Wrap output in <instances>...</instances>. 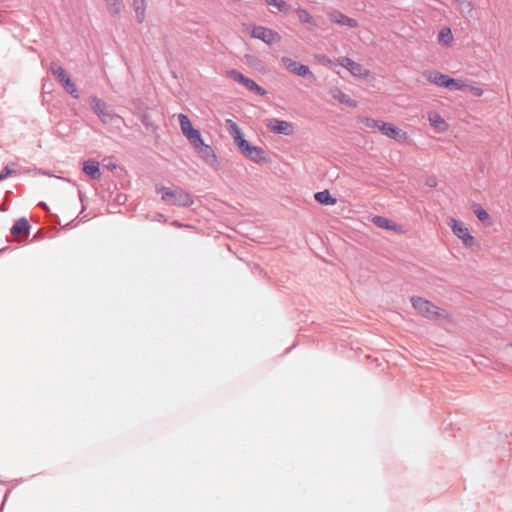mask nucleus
Instances as JSON below:
<instances>
[{"label":"nucleus","mask_w":512,"mask_h":512,"mask_svg":"<svg viewBox=\"0 0 512 512\" xmlns=\"http://www.w3.org/2000/svg\"><path fill=\"white\" fill-rule=\"evenodd\" d=\"M155 190L157 194H161L162 200L168 205L190 207L194 204L193 197L180 187L156 185Z\"/></svg>","instance_id":"f257e3e1"},{"label":"nucleus","mask_w":512,"mask_h":512,"mask_svg":"<svg viewBox=\"0 0 512 512\" xmlns=\"http://www.w3.org/2000/svg\"><path fill=\"white\" fill-rule=\"evenodd\" d=\"M410 302L417 313L428 320L436 321L447 319L449 317V313L445 309L436 306L431 301L423 297L412 296L410 298Z\"/></svg>","instance_id":"f03ea898"},{"label":"nucleus","mask_w":512,"mask_h":512,"mask_svg":"<svg viewBox=\"0 0 512 512\" xmlns=\"http://www.w3.org/2000/svg\"><path fill=\"white\" fill-rule=\"evenodd\" d=\"M179 125L182 131V134L189 141V143L195 149L197 146L202 145L203 138L200 130L196 129L189 117L183 113L178 114Z\"/></svg>","instance_id":"7ed1b4c3"},{"label":"nucleus","mask_w":512,"mask_h":512,"mask_svg":"<svg viewBox=\"0 0 512 512\" xmlns=\"http://www.w3.org/2000/svg\"><path fill=\"white\" fill-rule=\"evenodd\" d=\"M91 109L102 123L112 124L120 117L107 108V104L97 96L90 97Z\"/></svg>","instance_id":"20e7f679"},{"label":"nucleus","mask_w":512,"mask_h":512,"mask_svg":"<svg viewBox=\"0 0 512 512\" xmlns=\"http://www.w3.org/2000/svg\"><path fill=\"white\" fill-rule=\"evenodd\" d=\"M228 76L235 81L236 83L242 85L247 90L255 93L259 96H264L267 94V91L258 85L253 79L245 76L243 73L236 69H231L227 72Z\"/></svg>","instance_id":"39448f33"},{"label":"nucleus","mask_w":512,"mask_h":512,"mask_svg":"<svg viewBox=\"0 0 512 512\" xmlns=\"http://www.w3.org/2000/svg\"><path fill=\"white\" fill-rule=\"evenodd\" d=\"M239 151L243 156L257 164H267L270 163L271 161L270 157L267 155L266 151L262 147L252 145L249 141H247L242 146V148L239 149Z\"/></svg>","instance_id":"423d86ee"},{"label":"nucleus","mask_w":512,"mask_h":512,"mask_svg":"<svg viewBox=\"0 0 512 512\" xmlns=\"http://www.w3.org/2000/svg\"><path fill=\"white\" fill-rule=\"evenodd\" d=\"M52 73L56 76L58 81L61 83L64 90L71 95L73 98L78 99L79 92L73 83L72 79L66 72V70L61 66L51 67Z\"/></svg>","instance_id":"0eeeda50"},{"label":"nucleus","mask_w":512,"mask_h":512,"mask_svg":"<svg viewBox=\"0 0 512 512\" xmlns=\"http://www.w3.org/2000/svg\"><path fill=\"white\" fill-rule=\"evenodd\" d=\"M282 63L289 71L296 74L297 76L307 79L311 82L316 80L315 75L311 72L307 65L301 64L289 57H283Z\"/></svg>","instance_id":"6e6552de"},{"label":"nucleus","mask_w":512,"mask_h":512,"mask_svg":"<svg viewBox=\"0 0 512 512\" xmlns=\"http://www.w3.org/2000/svg\"><path fill=\"white\" fill-rule=\"evenodd\" d=\"M250 36L255 39H259L265 44L271 45L275 42L280 41L281 36L274 30L254 25L250 31Z\"/></svg>","instance_id":"1a4fd4ad"},{"label":"nucleus","mask_w":512,"mask_h":512,"mask_svg":"<svg viewBox=\"0 0 512 512\" xmlns=\"http://www.w3.org/2000/svg\"><path fill=\"white\" fill-rule=\"evenodd\" d=\"M450 227L455 236L462 240L466 247H472L475 244V238L470 234L465 224L457 219H451Z\"/></svg>","instance_id":"9d476101"},{"label":"nucleus","mask_w":512,"mask_h":512,"mask_svg":"<svg viewBox=\"0 0 512 512\" xmlns=\"http://www.w3.org/2000/svg\"><path fill=\"white\" fill-rule=\"evenodd\" d=\"M266 127L270 132L278 135L289 136L293 132L292 123L277 118L268 119L266 122Z\"/></svg>","instance_id":"9b49d317"},{"label":"nucleus","mask_w":512,"mask_h":512,"mask_svg":"<svg viewBox=\"0 0 512 512\" xmlns=\"http://www.w3.org/2000/svg\"><path fill=\"white\" fill-rule=\"evenodd\" d=\"M338 63L355 77H366L369 73L360 63L355 62L347 56L339 57Z\"/></svg>","instance_id":"f8f14e48"},{"label":"nucleus","mask_w":512,"mask_h":512,"mask_svg":"<svg viewBox=\"0 0 512 512\" xmlns=\"http://www.w3.org/2000/svg\"><path fill=\"white\" fill-rule=\"evenodd\" d=\"M328 18L330 21H332L335 24L341 25V26H347L349 28H356L358 27V22L356 19L351 18L341 11L338 10H332L327 13Z\"/></svg>","instance_id":"ddd939ff"},{"label":"nucleus","mask_w":512,"mask_h":512,"mask_svg":"<svg viewBox=\"0 0 512 512\" xmlns=\"http://www.w3.org/2000/svg\"><path fill=\"white\" fill-rule=\"evenodd\" d=\"M195 151L208 165L214 167L218 164L217 156L210 145L203 142L195 148Z\"/></svg>","instance_id":"4468645a"},{"label":"nucleus","mask_w":512,"mask_h":512,"mask_svg":"<svg viewBox=\"0 0 512 512\" xmlns=\"http://www.w3.org/2000/svg\"><path fill=\"white\" fill-rule=\"evenodd\" d=\"M226 127L229 131V134L233 138L235 145L239 150L248 140L245 139L241 128L233 120L227 119Z\"/></svg>","instance_id":"2eb2a0df"},{"label":"nucleus","mask_w":512,"mask_h":512,"mask_svg":"<svg viewBox=\"0 0 512 512\" xmlns=\"http://www.w3.org/2000/svg\"><path fill=\"white\" fill-rule=\"evenodd\" d=\"M226 127L229 131V134L233 138L235 145L239 150L248 140L245 139L241 128L233 120L227 119Z\"/></svg>","instance_id":"dca6fc26"},{"label":"nucleus","mask_w":512,"mask_h":512,"mask_svg":"<svg viewBox=\"0 0 512 512\" xmlns=\"http://www.w3.org/2000/svg\"><path fill=\"white\" fill-rule=\"evenodd\" d=\"M329 94L333 99L347 107L356 108L358 106V102L356 100L352 99L348 94L344 93L338 87L330 88Z\"/></svg>","instance_id":"f3484780"},{"label":"nucleus","mask_w":512,"mask_h":512,"mask_svg":"<svg viewBox=\"0 0 512 512\" xmlns=\"http://www.w3.org/2000/svg\"><path fill=\"white\" fill-rule=\"evenodd\" d=\"M295 12L300 23L303 24L308 31H313L318 27L316 19L305 8L299 6L296 8Z\"/></svg>","instance_id":"a211bd4d"},{"label":"nucleus","mask_w":512,"mask_h":512,"mask_svg":"<svg viewBox=\"0 0 512 512\" xmlns=\"http://www.w3.org/2000/svg\"><path fill=\"white\" fill-rule=\"evenodd\" d=\"M82 171L93 180H100L102 175L100 163L95 159L85 160L82 165Z\"/></svg>","instance_id":"6ab92c4d"},{"label":"nucleus","mask_w":512,"mask_h":512,"mask_svg":"<svg viewBox=\"0 0 512 512\" xmlns=\"http://www.w3.org/2000/svg\"><path fill=\"white\" fill-rule=\"evenodd\" d=\"M423 76L431 84H434L438 87H443V88L447 87V82L449 79V75H447V74H443L436 70H429V71H425L423 73Z\"/></svg>","instance_id":"aec40b11"},{"label":"nucleus","mask_w":512,"mask_h":512,"mask_svg":"<svg viewBox=\"0 0 512 512\" xmlns=\"http://www.w3.org/2000/svg\"><path fill=\"white\" fill-rule=\"evenodd\" d=\"M31 229V225L26 217H21L17 219L12 227L10 228V233L12 236H19L21 234H29Z\"/></svg>","instance_id":"412c9836"},{"label":"nucleus","mask_w":512,"mask_h":512,"mask_svg":"<svg viewBox=\"0 0 512 512\" xmlns=\"http://www.w3.org/2000/svg\"><path fill=\"white\" fill-rule=\"evenodd\" d=\"M372 222L377 227L388 231H398L400 229V226L397 223L384 216L376 215L372 218Z\"/></svg>","instance_id":"4be33fe9"},{"label":"nucleus","mask_w":512,"mask_h":512,"mask_svg":"<svg viewBox=\"0 0 512 512\" xmlns=\"http://www.w3.org/2000/svg\"><path fill=\"white\" fill-rule=\"evenodd\" d=\"M314 199L321 205L332 206L337 203V198L334 197L328 189L318 191L314 194Z\"/></svg>","instance_id":"5701e85b"},{"label":"nucleus","mask_w":512,"mask_h":512,"mask_svg":"<svg viewBox=\"0 0 512 512\" xmlns=\"http://www.w3.org/2000/svg\"><path fill=\"white\" fill-rule=\"evenodd\" d=\"M379 131L391 139H397L402 132V130L394 124L385 121H382L380 124Z\"/></svg>","instance_id":"b1692460"},{"label":"nucleus","mask_w":512,"mask_h":512,"mask_svg":"<svg viewBox=\"0 0 512 512\" xmlns=\"http://www.w3.org/2000/svg\"><path fill=\"white\" fill-rule=\"evenodd\" d=\"M472 210L480 222L490 224V215L480 204L474 203Z\"/></svg>","instance_id":"393cba45"},{"label":"nucleus","mask_w":512,"mask_h":512,"mask_svg":"<svg viewBox=\"0 0 512 512\" xmlns=\"http://www.w3.org/2000/svg\"><path fill=\"white\" fill-rule=\"evenodd\" d=\"M439 42L445 46H448L453 41V34L450 27H443L438 34Z\"/></svg>","instance_id":"a878e982"},{"label":"nucleus","mask_w":512,"mask_h":512,"mask_svg":"<svg viewBox=\"0 0 512 512\" xmlns=\"http://www.w3.org/2000/svg\"><path fill=\"white\" fill-rule=\"evenodd\" d=\"M430 124L437 128L439 131H444L446 129V122L444 119L436 112L429 114Z\"/></svg>","instance_id":"bb28decb"},{"label":"nucleus","mask_w":512,"mask_h":512,"mask_svg":"<svg viewBox=\"0 0 512 512\" xmlns=\"http://www.w3.org/2000/svg\"><path fill=\"white\" fill-rule=\"evenodd\" d=\"M107 4L108 11L113 15L121 13L124 5L122 0H104Z\"/></svg>","instance_id":"cd10ccee"},{"label":"nucleus","mask_w":512,"mask_h":512,"mask_svg":"<svg viewBox=\"0 0 512 512\" xmlns=\"http://www.w3.org/2000/svg\"><path fill=\"white\" fill-rule=\"evenodd\" d=\"M466 87L467 85L464 83L463 80L449 76L446 89L452 91H463L465 90Z\"/></svg>","instance_id":"c85d7f7f"},{"label":"nucleus","mask_w":512,"mask_h":512,"mask_svg":"<svg viewBox=\"0 0 512 512\" xmlns=\"http://www.w3.org/2000/svg\"><path fill=\"white\" fill-rule=\"evenodd\" d=\"M267 5L276 7L280 12H288L290 6L284 0H264Z\"/></svg>","instance_id":"c756f323"},{"label":"nucleus","mask_w":512,"mask_h":512,"mask_svg":"<svg viewBox=\"0 0 512 512\" xmlns=\"http://www.w3.org/2000/svg\"><path fill=\"white\" fill-rule=\"evenodd\" d=\"M11 166H14V163L7 164L0 172V182L11 176L15 173V169H13Z\"/></svg>","instance_id":"7c9ffc66"},{"label":"nucleus","mask_w":512,"mask_h":512,"mask_svg":"<svg viewBox=\"0 0 512 512\" xmlns=\"http://www.w3.org/2000/svg\"><path fill=\"white\" fill-rule=\"evenodd\" d=\"M133 9H134L135 14H136V21L138 23H142L144 21V19H145L146 5H142L141 4V6H136Z\"/></svg>","instance_id":"2f4dec72"},{"label":"nucleus","mask_w":512,"mask_h":512,"mask_svg":"<svg viewBox=\"0 0 512 512\" xmlns=\"http://www.w3.org/2000/svg\"><path fill=\"white\" fill-rule=\"evenodd\" d=\"M363 123L368 128H373V129H378L379 130V127H380V124L382 123V120H377V119H374V118L367 117V118L364 119Z\"/></svg>","instance_id":"473e14b6"},{"label":"nucleus","mask_w":512,"mask_h":512,"mask_svg":"<svg viewBox=\"0 0 512 512\" xmlns=\"http://www.w3.org/2000/svg\"><path fill=\"white\" fill-rule=\"evenodd\" d=\"M463 12L471 13L472 12V4L469 0H460L457 2Z\"/></svg>","instance_id":"72a5a7b5"},{"label":"nucleus","mask_w":512,"mask_h":512,"mask_svg":"<svg viewBox=\"0 0 512 512\" xmlns=\"http://www.w3.org/2000/svg\"><path fill=\"white\" fill-rule=\"evenodd\" d=\"M316 59L318 60V62H320L323 65H326V66L333 65V61L324 54L316 55Z\"/></svg>","instance_id":"f704fd0d"},{"label":"nucleus","mask_w":512,"mask_h":512,"mask_svg":"<svg viewBox=\"0 0 512 512\" xmlns=\"http://www.w3.org/2000/svg\"><path fill=\"white\" fill-rule=\"evenodd\" d=\"M470 91L474 96L480 97L483 94V90L480 87L471 86Z\"/></svg>","instance_id":"c9c22d12"},{"label":"nucleus","mask_w":512,"mask_h":512,"mask_svg":"<svg viewBox=\"0 0 512 512\" xmlns=\"http://www.w3.org/2000/svg\"><path fill=\"white\" fill-rule=\"evenodd\" d=\"M141 122L147 128L151 126L150 117L147 114L141 117Z\"/></svg>","instance_id":"e433bc0d"},{"label":"nucleus","mask_w":512,"mask_h":512,"mask_svg":"<svg viewBox=\"0 0 512 512\" xmlns=\"http://www.w3.org/2000/svg\"><path fill=\"white\" fill-rule=\"evenodd\" d=\"M10 492H11V490H10V489H8V490L6 491V493H5V495H4V498H3V501H2V503H1L0 512H2V510H3V508H4V505H5L6 501H7V498H8V496H9Z\"/></svg>","instance_id":"4c0bfd02"},{"label":"nucleus","mask_w":512,"mask_h":512,"mask_svg":"<svg viewBox=\"0 0 512 512\" xmlns=\"http://www.w3.org/2000/svg\"><path fill=\"white\" fill-rule=\"evenodd\" d=\"M146 5V0H132V6L135 8L136 6Z\"/></svg>","instance_id":"58836bf2"},{"label":"nucleus","mask_w":512,"mask_h":512,"mask_svg":"<svg viewBox=\"0 0 512 512\" xmlns=\"http://www.w3.org/2000/svg\"><path fill=\"white\" fill-rule=\"evenodd\" d=\"M426 184L429 186V187H436L437 185V182H436V179L435 178H429L427 179V182Z\"/></svg>","instance_id":"ea45409f"},{"label":"nucleus","mask_w":512,"mask_h":512,"mask_svg":"<svg viewBox=\"0 0 512 512\" xmlns=\"http://www.w3.org/2000/svg\"><path fill=\"white\" fill-rule=\"evenodd\" d=\"M41 208H43L45 211H49V206L47 205L46 202L44 201H40L39 204H38Z\"/></svg>","instance_id":"a19ab883"},{"label":"nucleus","mask_w":512,"mask_h":512,"mask_svg":"<svg viewBox=\"0 0 512 512\" xmlns=\"http://www.w3.org/2000/svg\"><path fill=\"white\" fill-rule=\"evenodd\" d=\"M105 167H106L108 170H111V171H112V170L116 169V167H117V166H116V164H115V163H109V164H107Z\"/></svg>","instance_id":"79ce46f5"},{"label":"nucleus","mask_w":512,"mask_h":512,"mask_svg":"<svg viewBox=\"0 0 512 512\" xmlns=\"http://www.w3.org/2000/svg\"><path fill=\"white\" fill-rule=\"evenodd\" d=\"M173 225L176 226V227H181L182 226V224L179 221H174Z\"/></svg>","instance_id":"37998d69"},{"label":"nucleus","mask_w":512,"mask_h":512,"mask_svg":"<svg viewBox=\"0 0 512 512\" xmlns=\"http://www.w3.org/2000/svg\"><path fill=\"white\" fill-rule=\"evenodd\" d=\"M78 196L80 200L83 201V193L80 190L78 191Z\"/></svg>","instance_id":"c03bdc74"},{"label":"nucleus","mask_w":512,"mask_h":512,"mask_svg":"<svg viewBox=\"0 0 512 512\" xmlns=\"http://www.w3.org/2000/svg\"><path fill=\"white\" fill-rule=\"evenodd\" d=\"M59 179L64 180V181H67V182H71V180H70V179H68V178L59 177Z\"/></svg>","instance_id":"a18cd8bd"},{"label":"nucleus","mask_w":512,"mask_h":512,"mask_svg":"<svg viewBox=\"0 0 512 512\" xmlns=\"http://www.w3.org/2000/svg\"><path fill=\"white\" fill-rule=\"evenodd\" d=\"M162 217H164L163 214H159L158 219H161Z\"/></svg>","instance_id":"49530a36"},{"label":"nucleus","mask_w":512,"mask_h":512,"mask_svg":"<svg viewBox=\"0 0 512 512\" xmlns=\"http://www.w3.org/2000/svg\"><path fill=\"white\" fill-rule=\"evenodd\" d=\"M162 217H164L163 214H159L158 219H161Z\"/></svg>","instance_id":"de8ad7c7"},{"label":"nucleus","mask_w":512,"mask_h":512,"mask_svg":"<svg viewBox=\"0 0 512 512\" xmlns=\"http://www.w3.org/2000/svg\"><path fill=\"white\" fill-rule=\"evenodd\" d=\"M0 484H5V482L0 480Z\"/></svg>","instance_id":"09e8293b"},{"label":"nucleus","mask_w":512,"mask_h":512,"mask_svg":"<svg viewBox=\"0 0 512 512\" xmlns=\"http://www.w3.org/2000/svg\"><path fill=\"white\" fill-rule=\"evenodd\" d=\"M509 346L512 348V343H510Z\"/></svg>","instance_id":"8fccbe9b"},{"label":"nucleus","mask_w":512,"mask_h":512,"mask_svg":"<svg viewBox=\"0 0 512 512\" xmlns=\"http://www.w3.org/2000/svg\"><path fill=\"white\" fill-rule=\"evenodd\" d=\"M456 2H459L460 0H455Z\"/></svg>","instance_id":"3c124183"}]
</instances>
